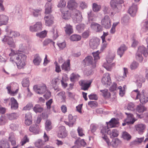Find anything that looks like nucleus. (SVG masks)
Masks as SVG:
<instances>
[{
  "label": "nucleus",
  "mask_w": 148,
  "mask_h": 148,
  "mask_svg": "<svg viewBox=\"0 0 148 148\" xmlns=\"http://www.w3.org/2000/svg\"><path fill=\"white\" fill-rule=\"evenodd\" d=\"M10 53V61L14 64L16 65L19 69L23 68L25 65L27 56L23 53H16L12 50H11Z\"/></svg>",
  "instance_id": "obj_1"
},
{
  "label": "nucleus",
  "mask_w": 148,
  "mask_h": 148,
  "mask_svg": "<svg viewBox=\"0 0 148 148\" xmlns=\"http://www.w3.org/2000/svg\"><path fill=\"white\" fill-rule=\"evenodd\" d=\"M145 91L143 90L142 91L141 94H140V92L138 89L133 90L132 93L133 94L134 92H136V99H138L140 102L142 104H145L148 102V97L145 95L144 93Z\"/></svg>",
  "instance_id": "obj_2"
},
{
  "label": "nucleus",
  "mask_w": 148,
  "mask_h": 148,
  "mask_svg": "<svg viewBox=\"0 0 148 148\" xmlns=\"http://www.w3.org/2000/svg\"><path fill=\"white\" fill-rule=\"evenodd\" d=\"M71 18L75 23L81 22L83 18L81 12L77 10H74L72 12Z\"/></svg>",
  "instance_id": "obj_3"
},
{
  "label": "nucleus",
  "mask_w": 148,
  "mask_h": 148,
  "mask_svg": "<svg viewBox=\"0 0 148 148\" xmlns=\"http://www.w3.org/2000/svg\"><path fill=\"white\" fill-rule=\"evenodd\" d=\"M34 90L38 94H42L47 91V86L43 83L36 85L33 87Z\"/></svg>",
  "instance_id": "obj_4"
},
{
  "label": "nucleus",
  "mask_w": 148,
  "mask_h": 148,
  "mask_svg": "<svg viewBox=\"0 0 148 148\" xmlns=\"http://www.w3.org/2000/svg\"><path fill=\"white\" fill-rule=\"evenodd\" d=\"M123 3V0H112L110 1V6L115 12H118L121 8V4Z\"/></svg>",
  "instance_id": "obj_5"
},
{
  "label": "nucleus",
  "mask_w": 148,
  "mask_h": 148,
  "mask_svg": "<svg viewBox=\"0 0 148 148\" xmlns=\"http://www.w3.org/2000/svg\"><path fill=\"white\" fill-rule=\"evenodd\" d=\"M102 25L106 29L110 28L111 26V19L108 15H105L102 19L101 21Z\"/></svg>",
  "instance_id": "obj_6"
},
{
  "label": "nucleus",
  "mask_w": 148,
  "mask_h": 148,
  "mask_svg": "<svg viewBox=\"0 0 148 148\" xmlns=\"http://www.w3.org/2000/svg\"><path fill=\"white\" fill-rule=\"evenodd\" d=\"M102 83L106 87L110 86L111 83V81L109 74L106 73L103 75L101 79Z\"/></svg>",
  "instance_id": "obj_7"
},
{
  "label": "nucleus",
  "mask_w": 148,
  "mask_h": 148,
  "mask_svg": "<svg viewBox=\"0 0 148 148\" xmlns=\"http://www.w3.org/2000/svg\"><path fill=\"white\" fill-rule=\"evenodd\" d=\"M44 19L46 26H50L53 23L54 17L51 14H46Z\"/></svg>",
  "instance_id": "obj_8"
},
{
  "label": "nucleus",
  "mask_w": 148,
  "mask_h": 148,
  "mask_svg": "<svg viewBox=\"0 0 148 148\" xmlns=\"http://www.w3.org/2000/svg\"><path fill=\"white\" fill-rule=\"evenodd\" d=\"M125 114L127 115V118L125 121V122L123 123L122 125L125 126L126 124L129 125V124H133L135 120L133 118V115L131 114H128L127 112H125Z\"/></svg>",
  "instance_id": "obj_9"
},
{
  "label": "nucleus",
  "mask_w": 148,
  "mask_h": 148,
  "mask_svg": "<svg viewBox=\"0 0 148 148\" xmlns=\"http://www.w3.org/2000/svg\"><path fill=\"white\" fill-rule=\"evenodd\" d=\"M42 24L40 22H38L34 25L30 26L29 27L30 30L32 32H36L41 30Z\"/></svg>",
  "instance_id": "obj_10"
},
{
  "label": "nucleus",
  "mask_w": 148,
  "mask_h": 148,
  "mask_svg": "<svg viewBox=\"0 0 148 148\" xmlns=\"http://www.w3.org/2000/svg\"><path fill=\"white\" fill-rule=\"evenodd\" d=\"M99 43V40L97 38L91 39L90 41L89 45L92 49H96Z\"/></svg>",
  "instance_id": "obj_11"
},
{
  "label": "nucleus",
  "mask_w": 148,
  "mask_h": 148,
  "mask_svg": "<svg viewBox=\"0 0 148 148\" xmlns=\"http://www.w3.org/2000/svg\"><path fill=\"white\" fill-rule=\"evenodd\" d=\"M63 9L62 8L61 9V11L62 13V16L63 19L65 20H68L71 17L72 12H71L69 11L66 10L65 12L63 11Z\"/></svg>",
  "instance_id": "obj_12"
},
{
  "label": "nucleus",
  "mask_w": 148,
  "mask_h": 148,
  "mask_svg": "<svg viewBox=\"0 0 148 148\" xmlns=\"http://www.w3.org/2000/svg\"><path fill=\"white\" fill-rule=\"evenodd\" d=\"M146 127V126L145 124L141 123L136 124L135 126L136 130L140 134H143Z\"/></svg>",
  "instance_id": "obj_13"
},
{
  "label": "nucleus",
  "mask_w": 148,
  "mask_h": 148,
  "mask_svg": "<svg viewBox=\"0 0 148 148\" xmlns=\"http://www.w3.org/2000/svg\"><path fill=\"white\" fill-rule=\"evenodd\" d=\"M25 123L26 125L29 126L32 123V116L31 113H28L25 114Z\"/></svg>",
  "instance_id": "obj_14"
},
{
  "label": "nucleus",
  "mask_w": 148,
  "mask_h": 148,
  "mask_svg": "<svg viewBox=\"0 0 148 148\" xmlns=\"http://www.w3.org/2000/svg\"><path fill=\"white\" fill-rule=\"evenodd\" d=\"M84 61L86 64H88V65H91L93 68L96 67V62H93V58L91 56H88L87 57L85 58L84 59Z\"/></svg>",
  "instance_id": "obj_15"
},
{
  "label": "nucleus",
  "mask_w": 148,
  "mask_h": 148,
  "mask_svg": "<svg viewBox=\"0 0 148 148\" xmlns=\"http://www.w3.org/2000/svg\"><path fill=\"white\" fill-rule=\"evenodd\" d=\"M68 119L69 122L64 121V123L69 127H73L76 121L75 118H74L71 114H70L68 116Z\"/></svg>",
  "instance_id": "obj_16"
},
{
  "label": "nucleus",
  "mask_w": 148,
  "mask_h": 148,
  "mask_svg": "<svg viewBox=\"0 0 148 148\" xmlns=\"http://www.w3.org/2000/svg\"><path fill=\"white\" fill-rule=\"evenodd\" d=\"M68 7L70 10H72V12L74 10H77V3L74 0H70L68 2Z\"/></svg>",
  "instance_id": "obj_17"
},
{
  "label": "nucleus",
  "mask_w": 148,
  "mask_h": 148,
  "mask_svg": "<svg viewBox=\"0 0 148 148\" xmlns=\"http://www.w3.org/2000/svg\"><path fill=\"white\" fill-rule=\"evenodd\" d=\"M8 17L3 14L0 15V26L3 25H6L8 23Z\"/></svg>",
  "instance_id": "obj_18"
},
{
  "label": "nucleus",
  "mask_w": 148,
  "mask_h": 148,
  "mask_svg": "<svg viewBox=\"0 0 148 148\" xmlns=\"http://www.w3.org/2000/svg\"><path fill=\"white\" fill-rule=\"evenodd\" d=\"M137 9V6L134 4L128 10V12L132 16H134L136 14Z\"/></svg>",
  "instance_id": "obj_19"
},
{
  "label": "nucleus",
  "mask_w": 148,
  "mask_h": 148,
  "mask_svg": "<svg viewBox=\"0 0 148 148\" xmlns=\"http://www.w3.org/2000/svg\"><path fill=\"white\" fill-rule=\"evenodd\" d=\"M90 26L92 29H95L97 32H100L102 30V27L98 23H92L91 24Z\"/></svg>",
  "instance_id": "obj_20"
},
{
  "label": "nucleus",
  "mask_w": 148,
  "mask_h": 148,
  "mask_svg": "<svg viewBox=\"0 0 148 148\" xmlns=\"http://www.w3.org/2000/svg\"><path fill=\"white\" fill-rule=\"evenodd\" d=\"M61 68L62 70L65 71H69L70 70V61L67 60L62 65Z\"/></svg>",
  "instance_id": "obj_21"
},
{
  "label": "nucleus",
  "mask_w": 148,
  "mask_h": 148,
  "mask_svg": "<svg viewBox=\"0 0 148 148\" xmlns=\"http://www.w3.org/2000/svg\"><path fill=\"white\" fill-rule=\"evenodd\" d=\"M42 11V9L40 8L36 9H31L30 10V11L32 15L36 17H37L40 15Z\"/></svg>",
  "instance_id": "obj_22"
},
{
  "label": "nucleus",
  "mask_w": 148,
  "mask_h": 148,
  "mask_svg": "<svg viewBox=\"0 0 148 148\" xmlns=\"http://www.w3.org/2000/svg\"><path fill=\"white\" fill-rule=\"evenodd\" d=\"M127 47L125 45H121L118 49L117 51V54L121 57L127 49Z\"/></svg>",
  "instance_id": "obj_23"
},
{
  "label": "nucleus",
  "mask_w": 148,
  "mask_h": 148,
  "mask_svg": "<svg viewBox=\"0 0 148 148\" xmlns=\"http://www.w3.org/2000/svg\"><path fill=\"white\" fill-rule=\"evenodd\" d=\"M11 109L12 110H16L18 107V103L14 98L12 97L11 98Z\"/></svg>",
  "instance_id": "obj_24"
},
{
  "label": "nucleus",
  "mask_w": 148,
  "mask_h": 148,
  "mask_svg": "<svg viewBox=\"0 0 148 148\" xmlns=\"http://www.w3.org/2000/svg\"><path fill=\"white\" fill-rule=\"evenodd\" d=\"M42 59L38 54H36L34 56L33 60L34 64L36 65H39L41 63Z\"/></svg>",
  "instance_id": "obj_25"
},
{
  "label": "nucleus",
  "mask_w": 148,
  "mask_h": 148,
  "mask_svg": "<svg viewBox=\"0 0 148 148\" xmlns=\"http://www.w3.org/2000/svg\"><path fill=\"white\" fill-rule=\"evenodd\" d=\"M107 134H109L110 137L111 138L117 137L118 135V131L116 129H113L112 132L110 130L107 131Z\"/></svg>",
  "instance_id": "obj_26"
},
{
  "label": "nucleus",
  "mask_w": 148,
  "mask_h": 148,
  "mask_svg": "<svg viewBox=\"0 0 148 148\" xmlns=\"http://www.w3.org/2000/svg\"><path fill=\"white\" fill-rule=\"evenodd\" d=\"M9 146L8 141L4 139L0 141V148H9Z\"/></svg>",
  "instance_id": "obj_27"
},
{
  "label": "nucleus",
  "mask_w": 148,
  "mask_h": 148,
  "mask_svg": "<svg viewBox=\"0 0 148 148\" xmlns=\"http://www.w3.org/2000/svg\"><path fill=\"white\" fill-rule=\"evenodd\" d=\"M65 28V32L66 34L70 35L73 33L72 26L70 24H66L64 27Z\"/></svg>",
  "instance_id": "obj_28"
},
{
  "label": "nucleus",
  "mask_w": 148,
  "mask_h": 148,
  "mask_svg": "<svg viewBox=\"0 0 148 148\" xmlns=\"http://www.w3.org/2000/svg\"><path fill=\"white\" fill-rule=\"evenodd\" d=\"M90 84L91 83H86L84 81H81L80 83V85L82 86V89L84 90H88Z\"/></svg>",
  "instance_id": "obj_29"
},
{
  "label": "nucleus",
  "mask_w": 148,
  "mask_h": 148,
  "mask_svg": "<svg viewBox=\"0 0 148 148\" xmlns=\"http://www.w3.org/2000/svg\"><path fill=\"white\" fill-rule=\"evenodd\" d=\"M35 146L38 148H40L44 145V142L42 140L38 139L34 143Z\"/></svg>",
  "instance_id": "obj_30"
},
{
  "label": "nucleus",
  "mask_w": 148,
  "mask_h": 148,
  "mask_svg": "<svg viewBox=\"0 0 148 148\" xmlns=\"http://www.w3.org/2000/svg\"><path fill=\"white\" fill-rule=\"evenodd\" d=\"M51 3H47L45 6V13L46 14H48L51 12Z\"/></svg>",
  "instance_id": "obj_31"
},
{
  "label": "nucleus",
  "mask_w": 148,
  "mask_h": 148,
  "mask_svg": "<svg viewBox=\"0 0 148 148\" xmlns=\"http://www.w3.org/2000/svg\"><path fill=\"white\" fill-rule=\"evenodd\" d=\"M137 51L143 54L144 56L146 57L147 52L146 48L143 46H139L138 48Z\"/></svg>",
  "instance_id": "obj_32"
},
{
  "label": "nucleus",
  "mask_w": 148,
  "mask_h": 148,
  "mask_svg": "<svg viewBox=\"0 0 148 148\" xmlns=\"http://www.w3.org/2000/svg\"><path fill=\"white\" fill-rule=\"evenodd\" d=\"M30 81L29 78H24L22 82V84L23 87L29 88V85Z\"/></svg>",
  "instance_id": "obj_33"
},
{
  "label": "nucleus",
  "mask_w": 148,
  "mask_h": 148,
  "mask_svg": "<svg viewBox=\"0 0 148 148\" xmlns=\"http://www.w3.org/2000/svg\"><path fill=\"white\" fill-rule=\"evenodd\" d=\"M101 9V6L100 5L97 4L96 3H94L92 4V9L93 11L95 12L99 11Z\"/></svg>",
  "instance_id": "obj_34"
},
{
  "label": "nucleus",
  "mask_w": 148,
  "mask_h": 148,
  "mask_svg": "<svg viewBox=\"0 0 148 148\" xmlns=\"http://www.w3.org/2000/svg\"><path fill=\"white\" fill-rule=\"evenodd\" d=\"M121 143L120 140L118 138H115L112 140L111 143V145L114 147H116Z\"/></svg>",
  "instance_id": "obj_35"
},
{
  "label": "nucleus",
  "mask_w": 148,
  "mask_h": 148,
  "mask_svg": "<svg viewBox=\"0 0 148 148\" xmlns=\"http://www.w3.org/2000/svg\"><path fill=\"white\" fill-rule=\"evenodd\" d=\"M52 128L51 123L49 120H47L45 123V129L47 131H49Z\"/></svg>",
  "instance_id": "obj_36"
},
{
  "label": "nucleus",
  "mask_w": 148,
  "mask_h": 148,
  "mask_svg": "<svg viewBox=\"0 0 148 148\" xmlns=\"http://www.w3.org/2000/svg\"><path fill=\"white\" fill-rule=\"evenodd\" d=\"M81 39V37L79 35L73 34L70 37V39L73 41H78Z\"/></svg>",
  "instance_id": "obj_37"
},
{
  "label": "nucleus",
  "mask_w": 148,
  "mask_h": 148,
  "mask_svg": "<svg viewBox=\"0 0 148 148\" xmlns=\"http://www.w3.org/2000/svg\"><path fill=\"white\" fill-rule=\"evenodd\" d=\"M124 72L123 75H121L118 77L119 81L123 80L126 77V74L128 73L127 69L125 68H123Z\"/></svg>",
  "instance_id": "obj_38"
},
{
  "label": "nucleus",
  "mask_w": 148,
  "mask_h": 148,
  "mask_svg": "<svg viewBox=\"0 0 148 148\" xmlns=\"http://www.w3.org/2000/svg\"><path fill=\"white\" fill-rule=\"evenodd\" d=\"M33 110L36 113L41 112L43 111V108L39 105L36 104L34 106Z\"/></svg>",
  "instance_id": "obj_39"
},
{
  "label": "nucleus",
  "mask_w": 148,
  "mask_h": 148,
  "mask_svg": "<svg viewBox=\"0 0 148 148\" xmlns=\"http://www.w3.org/2000/svg\"><path fill=\"white\" fill-rule=\"evenodd\" d=\"M146 108L144 106L140 104L136 108V110L140 113H143L146 110Z\"/></svg>",
  "instance_id": "obj_40"
},
{
  "label": "nucleus",
  "mask_w": 148,
  "mask_h": 148,
  "mask_svg": "<svg viewBox=\"0 0 148 148\" xmlns=\"http://www.w3.org/2000/svg\"><path fill=\"white\" fill-rule=\"evenodd\" d=\"M38 127L36 125H32L30 126L29 128V131L35 134L38 133V130H37Z\"/></svg>",
  "instance_id": "obj_41"
},
{
  "label": "nucleus",
  "mask_w": 148,
  "mask_h": 148,
  "mask_svg": "<svg viewBox=\"0 0 148 148\" xmlns=\"http://www.w3.org/2000/svg\"><path fill=\"white\" fill-rule=\"evenodd\" d=\"M47 32L46 30L42 31L40 33H37L36 34V36L41 38H43L46 37L47 36Z\"/></svg>",
  "instance_id": "obj_42"
},
{
  "label": "nucleus",
  "mask_w": 148,
  "mask_h": 148,
  "mask_svg": "<svg viewBox=\"0 0 148 148\" xmlns=\"http://www.w3.org/2000/svg\"><path fill=\"white\" fill-rule=\"evenodd\" d=\"M108 90L106 89L100 90V91L102 92L103 96L106 98H108L110 96V93L108 92Z\"/></svg>",
  "instance_id": "obj_43"
},
{
  "label": "nucleus",
  "mask_w": 148,
  "mask_h": 148,
  "mask_svg": "<svg viewBox=\"0 0 148 148\" xmlns=\"http://www.w3.org/2000/svg\"><path fill=\"white\" fill-rule=\"evenodd\" d=\"M79 77L78 74L73 73L70 75V79L71 82H73L75 80L78 79Z\"/></svg>",
  "instance_id": "obj_44"
},
{
  "label": "nucleus",
  "mask_w": 148,
  "mask_h": 148,
  "mask_svg": "<svg viewBox=\"0 0 148 148\" xmlns=\"http://www.w3.org/2000/svg\"><path fill=\"white\" fill-rule=\"evenodd\" d=\"M142 54V53L137 51L136 54L135 58L136 59L140 62H142L143 60Z\"/></svg>",
  "instance_id": "obj_45"
},
{
  "label": "nucleus",
  "mask_w": 148,
  "mask_h": 148,
  "mask_svg": "<svg viewBox=\"0 0 148 148\" xmlns=\"http://www.w3.org/2000/svg\"><path fill=\"white\" fill-rule=\"evenodd\" d=\"M20 36V34L18 32L12 31L10 32V37L11 38L17 37L19 36Z\"/></svg>",
  "instance_id": "obj_46"
},
{
  "label": "nucleus",
  "mask_w": 148,
  "mask_h": 148,
  "mask_svg": "<svg viewBox=\"0 0 148 148\" xmlns=\"http://www.w3.org/2000/svg\"><path fill=\"white\" fill-rule=\"evenodd\" d=\"M85 27V25L84 24H80L76 27V29L79 32L83 31Z\"/></svg>",
  "instance_id": "obj_47"
},
{
  "label": "nucleus",
  "mask_w": 148,
  "mask_h": 148,
  "mask_svg": "<svg viewBox=\"0 0 148 148\" xmlns=\"http://www.w3.org/2000/svg\"><path fill=\"white\" fill-rule=\"evenodd\" d=\"M122 136L124 139L127 140H129L131 138L130 135L126 132H123L122 134Z\"/></svg>",
  "instance_id": "obj_48"
},
{
  "label": "nucleus",
  "mask_w": 148,
  "mask_h": 148,
  "mask_svg": "<svg viewBox=\"0 0 148 148\" xmlns=\"http://www.w3.org/2000/svg\"><path fill=\"white\" fill-rule=\"evenodd\" d=\"M108 129V127L106 126L102 127L101 131V133L102 134V136H106V134H107V131L109 130Z\"/></svg>",
  "instance_id": "obj_49"
},
{
  "label": "nucleus",
  "mask_w": 148,
  "mask_h": 148,
  "mask_svg": "<svg viewBox=\"0 0 148 148\" xmlns=\"http://www.w3.org/2000/svg\"><path fill=\"white\" fill-rule=\"evenodd\" d=\"M51 32L53 34L54 39H56L58 36V34L57 30L56 29L53 28L51 31Z\"/></svg>",
  "instance_id": "obj_50"
},
{
  "label": "nucleus",
  "mask_w": 148,
  "mask_h": 148,
  "mask_svg": "<svg viewBox=\"0 0 148 148\" xmlns=\"http://www.w3.org/2000/svg\"><path fill=\"white\" fill-rule=\"evenodd\" d=\"M142 28L147 31L148 29V21L145 20L144 21L141 23Z\"/></svg>",
  "instance_id": "obj_51"
},
{
  "label": "nucleus",
  "mask_w": 148,
  "mask_h": 148,
  "mask_svg": "<svg viewBox=\"0 0 148 148\" xmlns=\"http://www.w3.org/2000/svg\"><path fill=\"white\" fill-rule=\"evenodd\" d=\"M139 64L136 62H133L130 65V68L131 70H134L137 69L138 67Z\"/></svg>",
  "instance_id": "obj_52"
},
{
  "label": "nucleus",
  "mask_w": 148,
  "mask_h": 148,
  "mask_svg": "<svg viewBox=\"0 0 148 148\" xmlns=\"http://www.w3.org/2000/svg\"><path fill=\"white\" fill-rule=\"evenodd\" d=\"M67 135V133L66 131L62 132H58V137L61 138H65Z\"/></svg>",
  "instance_id": "obj_53"
},
{
  "label": "nucleus",
  "mask_w": 148,
  "mask_h": 148,
  "mask_svg": "<svg viewBox=\"0 0 148 148\" xmlns=\"http://www.w3.org/2000/svg\"><path fill=\"white\" fill-rule=\"evenodd\" d=\"M88 104L92 108L96 107L97 106V102L95 101H90L88 103Z\"/></svg>",
  "instance_id": "obj_54"
},
{
  "label": "nucleus",
  "mask_w": 148,
  "mask_h": 148,
  "mask_svg": "<svg viewBox=\"0 0 148 148\" xmlns=\"http://www.w3.org/2000/svg\"><path fill=\"white\" fill-rule=\"evenodd\" d=\"M114 64L113 63L111 64H105L104 66V67L108 71H111L112 67L114 66Z\"/></svg>",
  "instance_id": "obj_55"
},
{
  "label": "nucleus",
  "mask_w": 148,
  "mask_h": 148,
  "mask_svg": "<svg viewBox=\"0 0 148 148\" xmlns=\"http://www.w3.org/2000/svg\"><path fill=\"white\" fill-rule=\"evenodd\" d=\"M79 6L82 9L84 10L87 8L88 5L87 3L85 2L82 1L80 3Z\"/></svg>",
  "instance_id": "obj_56"
},
{
  "label": "nucleus",
  "mask_w": 148,
  "mask_h": 148,
  "mask_svg": "<svg viewBox=\"0 0 148 148\" xmlns=\"http://www.w3.org/2000/svg\"><path fill=\"white\" fill-rule=\"evenodd\" d=\"M127 108L129 110L134 111L135 110L134 104L132 103H128Z\"/></svg>",
  "instance_id": "obj_57"
},
{
  "label": "nucleus",
  "mask_w": 148,
  "mask_h": 148,
  "mask_svg": "<svg viewBox=\"0 0 148 148\" xmlns=\"http://www.w3.org/2000/svg\"><path fill=\"white\" fill-rule=\"evenodd\" d=\"M67 75H66V76H65V79H64V77H62L61 81L62 86L64 88L66 87L67 86V84L64 82V81H66V80H68V77H66Z\"/></svg>",
  "instance_id": "obj_58"
},
{
  "label": "nucleus",
  "mask_w": 148,
  "mask_h": 148,
  "mask_svg": "<svg viewBox=\"0 0 148 148\" xmlns=\"http://www.w3.org/2000/svg\"><path fill=\"white\" fill-rule=\"evenodd\" d=\"M99 53L100 52L98 51L96 52H94L92 53L94 58L95 61L99 59L100 58L99 56Z\"/></svg>",
  "instance_id": "obj_59"
},
{
  "label": "nucleus",
  "mask_w": 148,
  "mask_h": 148,
  "mask_svg": "<svg viewBox=\"0 0 148 148\" xmlns=\"http://www.w3.org/2000/svg\"><path fill=\"white\" fill-rule=\"evenodd\" d=\"M2 41L5 44H9V37L8 36H5L2 39Z\"/></svg>",
  "instance_id": "obj_60"
},
{
  "label": "nucleus",
  "mask_w": 148,
  "mask_h": 148,
  "mask_svg": "<svg viewBox=\"0 0 148 148\" xmlns=\"http://www.w3.org/2000/svg\"><path fill=\"white\" fill-rule=\"evenodd\" d=\"M66 2L64 0H60L58 3V7H61L62 8L65 6Z\"/></svg>",
  "instance_id": "obj_61"
},
{
  "label": "nucleus",
  "mask_w": 148,
  "mask_h": 148,
  "mask_svg": "<svg viewBox=\"0 0 148 148\" xmlns=\"http://www.w3.org/2000/svg\"><path fill=\"white\" fill-rule=\"evenodd\" d=\"M87 14L88 15V17L89 21H92L93 20V18H92V17L94 16V15L93 12L92 11H90L88 12Z\"/></svg>",
  "instance_id": "obj_62"
},
{
  "label": "nucleus",
  "mask_w": 148,
  "mask_h": 148,
  "mask_svg": "<svg viewBox=\"0 0 148 148\" xmlns=\"http://www.w3.org/2000/svg\"><path fill=\"white\" fill-rule=\"evenodd\" d=\"M77 131L79 135L81 137L83 136L84 135V134L83 132L82 129L80 127H79L77 129Z\"/></svg>",
  "instance_id": "obj_63"
},
{
  "label": "nucleus",
  "mask_w": 148,
  "mask_h": 148,
  "mask_svg": "<svg viewBox=\"0 0 148 148\" xmlns=\"http://www.w3.org/2000/svg\"><path fill=\"white\" fill-rule=\"evenodd\" d=\"M29 139L27 138L26 136H25L22 139L21 141V144L22 145H23L27 142H29Z\"/></svg>",
  "instance_id": "obj_64"
}]
</instances>
